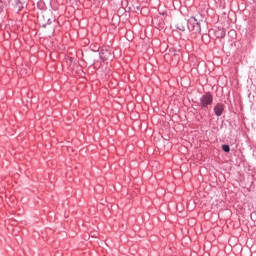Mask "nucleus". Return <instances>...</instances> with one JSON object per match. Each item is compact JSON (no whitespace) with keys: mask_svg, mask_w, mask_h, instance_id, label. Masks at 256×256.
Listing matches in <instances>:
<instances>
[{"mask_svg":"<svg viewBox=\"0 0 256 256\" xmlns=\"http://www.w3.org/2000/svg\"><path fill=\"white\" fill-rule=\"evenodd\" d=\"M177 29L179 31H187L188 29L195 35H201V21L195 17H191L188 21L180 20L177 22Z\"/></svg>","mask_w":256,"mask_h":256,"instance_id":"f257e3e1","label":"nucleus"},{"mask_svg":"<svg viewBox=\"0 0 256 256\" xmlns=\"http://www.w3.org/2000/svg\"><path fill=\"white\" fill-rule=\"evenodd\" d=\"M200 103L202 107H207V105H211V103H213V96H211V94H205L204 96H202Z\"/></svg>","mask_w":256,"mask_h":256,"instance_id":"f03ea898","label":"nucleus"},{"mask_svg":"<svg viewBox=\"0 0 256 256\" xmlns=\"http://www.w3.org/2000/svg\"><path fill=\"white\" fill-rule=\"evenodd\" d=\"M224 109H225V107L223 106V104H217L214 107L215 115H217V117H221V115L223 114Z\"/></svg>","mask_w":256,"mask_h":256,"instance_id":"7ed1b4c3","label":"nucleus"},{"mask_svg":"<svg viewBox=\"0 0 256 256\" xmlns=\"http://www.w3.org/2000/svg\"><path fill=\"white\" fill-rule=\"evenodd\" d=\"M109 57H111V53L107 50H102L101 53H100V58L103 60V61H107V59H109Z\"/></svg>","mask_w":256,"mask_h":256,"instance_id":"20e7f679","label":"nucleus"},{"mask_svg":"<svg viewBox=\"0 0 256 256\" xmlns=\"http://www.w3.org/2000/svg\"><path fill=\"white\" fill-rule=\"evenodd\" d=\"M222 150L225 152V153H229V151H231V148L229 147V145H222Z\"/></svg>","mask_w":256,"mask_h":256,"instance_id":"39448f33","label":"nucleus"},{"mask_svg":"<svg viewBox=\"0 0 256 256\" xmlns=\"http://www.w3.org/2000/svg\"><path fill=\"white\" fill-rule=\"evenodd\" d=\"M165 24H161V28L163 29L165 26H164Z\"/></svg>","mask_w":256,"mask_h":256,"instance_id":"423d86ee","label":"nucleus"}]
</instances>
